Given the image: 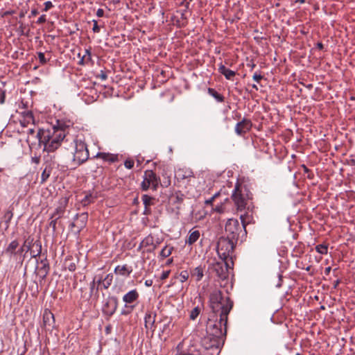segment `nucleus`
Masks as SVG:
<instances>
[{"mask_svg":"<svg viewBox=\"0 0 355 355\" xmlns=\"http://www.w3.org/2000/svg\"><path fill=\"white\" fill-rule=\"evenodd\" d=\"M68 204V199L67 198H62L59 200V205L55 208L54 212L51 214L50 218H60L64 214L66 207Z\"/></svg>","mask_w":355,"mask_h":355,"instance_id":"nucleus-16","label":"nucleus"},{"mask_svg":"<svg viewBox=\"0 0 355 355\" xmlns=\"http://www.w3.org/2000/svg\"><path fill=\"white\" fill-rule=\"evenodd\" d=\"M28 137L26 139V141L29 144L31 142V135H33L35 133V129L34 128H29L28 130Z\"/></svg>","mask_w":355,"mask_h":355,"instance_id":"nucleus-49","label":"nucleus"},{"mask_svg":"<svg viewBox=\"0 0 355 355\" xmlns=\"http://www.w3.org/2000/svg\"><path fill=\"white\" fill-rule=\"evenodd\" d=\"M191 274L193 277H195L197 282H199L204 276L203 268L201 266L196 267L191 270Z\"/></svg>","mask_w":355,"mask_h":355,"instance_id":"nucleus-28","label":"nucleus"},{"mask_svg":"<svg viewBox=\"0 0 355 355\" xmlns=\"http://www.w3.org/2000/svg\"><path fill=\"white\" fill-rule=\"evenodd\" d=\"M159 243H160V242L158 241L156 243L154 242V245H152V246H151L152 248L148 250V252H150L154 251L157 248V246L159 245Z\"/></svg>","mask_w":355,"mask_h":355,"instance_id":"nucleus-56","label":"nucleus"},{"mask_svg":"<svg viewBox=\"0 0 355 355\" xmlns=\"http://www.w3.org/2000/svg\"><path fill=\"white\" fill-rule=\"evenodd\" d=\"M189 278V272L187 270H183L180 274V281L184 282Z\"/></svg>","mask_w":355,"mask_h":355,"instance_id":"nucleus-41","label":"nucleus"},{"mask_svg":"<svg viewBox=\"0 0 355 355\" xmlns=\"http://www.w3.org/2000/svg\"><path fill=\"white\" fill-rule=\"evenodd\" d=\"M208 94L213 96L218 102L222 103L224 101L225 98L223 95L218 93L213 88H208Z\"/></svg>","mask_w":355,"mask_h":355,"instance_id":"nucleus-33","label":"nucleus"},{"mask_svg":"<svg viewBox=\"0 0 355 355\" xmlns=\"http://www.w3.org/2000/svg\"><path fill=\"white\" fill-rule=\"evenodd\" d=\"M43 322H44V324L45 326H49V327H53V324L55 322V320H54V315L52 313H51L50 311L49 312H46L45 311V313H44V315H43Z\"/></svg>","mask_w":355,"mask_h":355,"instance_id":"nucleus-27","label":"nucleus"},{"mask_svg":"<svg viewBox=\"0 0 355 355\" xmlns=\"http://www.w3.org/2000/svg\"><path fill=\"white\" fill-rule=\"evenodd\" d=\"M13 216V213L11 210H8L5 212L3 218L7 225L9 224Z\"/></svg>","mask_w":355,"mask_h":355,"instance_id":"nucleus-40","label":"nucleus"},{"mask_svg":"<svg viewBox=\"0 0 355 355\" xmlns=\"http://www.w3.org/2000/svg\"><path fill=\"white\" fill-rule=\"evenodd\" d=\"M37 57H38L39 62H40V64H42V65L46 64L48 62V61H49V60H50V58H46L45 57L44 53L42 52H38Z\"/></svg>","mask_w":355,"mask_h":355,"instance_id":"nucleus-39","label":"nucleus"},{"mask_svg":"<svg viewBox=\"0 0 355 355\" xmlns=\"http://www.w3.org/2000/svg\"><path fill=\"white\" fill-rule=\"evenodd\" d=\"M234 302L230 297H224L220 290L212 291L209 296L211 313L206 325V332L215 337L225 338L227 334L228 315Z\"/></svg>","mask_w":355,"mask_h":355,"instance_id":"nucleus-1","label":"nucleus"},{"mask_svg":"<svg viewBox=\"0 0 355 355\" xmlns=\"http://www.w3.org/2000/svg\"><path fill=\"white\" fill-rule=\"evenodd\" d=\"M34 242V239L31 236H28L24 240V243L21 248L18 249L19 253L21 254L23 252H28V251H31Z\"/></svg>","mask_w":355,"mask_h":355,"instance_id":"nucleus-23","label":"nucleus"},{"mask_svg":"<svg viewBox=\"0 0 355 355\" xmlns=\"http://www.w3.org/2000/svg\"><path fill=\"white\" fill-rule=\"evenodd\" d=\"M31 161L33 163L38 164L40 162V157L37 156L33 157Z\"/></svg>","mask_w":355,"mask_h":355,"instance_id":"nucleus-57","label":"nucleus"},{"mask_svg":"<svg viewBox=\"0 0 355 355\" xmlns=\"http://www.w3.org/2000/svg\"><path fill=\"white\" fill-rule=\"evenodd\" d=\"M237 210L245 209L249 201L252 198V193L246 185L236 183L231 196Z\"/></svg>","mask_w":355,"mask_h":355,"instance_id":"nucleus-4","label":"nucleus"},{"mask_svg":"<svg viewBox=\"0 0 355 355\" xmlns=\"http://www.w3.org/2000/svg\"><path fill=\"white\" fill-rule=\"evenodd\" d=\"M93 23H94V26H93V28H92L93 31L94 33H99L100 32V27L98 25L97 21L94 19L93 20Z\"/></svg>","mask_w":355,"mask_h":355,"instance_id":"nucleus-51","label":"nucleus"},{"mask_svg":"<svg viewBox=\"0 0 355 355\" xmlns=\"http://www.w3.org/2000/svg\"><path fill=\"white\" fill-rule=\"evenodd\" d=\"M160 182V178L152 170H146L144 172V180L141 184L143 191H147L150 187L153 190L156 191Z\"/></svg>","mask_w":355,"mask_h":355,"instance_id":"nucleus-7","label":"nucleus"},{"mask_svg":"<svg viewBox=\"0 0 355 355\" xmlns=\"http://www.w3.org/2000/svg\"><path fill=\"white\" fill-rule=\"evenodd\" d=\"M27 11L26 10H21L19 12V18H23L24 17L25 15L26 14Z\"/></svg>","mask_w":355,"mask_h":355,"instance_id":"nucleus-60","label":"nucleus"},{"mask_svg":"<svg viewBox=\"0 0 355 355\" xmlns=\"http://www.w3.org/2000/svg\"><path fill=\"white\" fill-rule=\"evenodd\" d=\"M155 313H153L151 312H148L146 313L144 317V323H145V327L147 329H150L152 331H154V324L155 322Z\"/></svg>","mask_w":355,"mask_h":355,"instance_id":"nucleus-20","label":"nucleus"},{"mask_svg":"<svg viewBox=\"0 0 355 355\" xmlns=\"http://www.w3.org/2000/svg\"><path fill=\"white\" fill-rule=\"evenodd\" d=\"M113 281V275L107 274L103 281V287L105 289H107L112 284Z\"/></svg>","mask_w":355,"mask_h":355,"instance_id":"nucleus-35","label":"nucleus"},{"mask_svg":"<svg viewBox=\"0 0 355 355\" xmlns=\"http://www.w3.org/2000/svg\"><path fill=\"white\" fill-rule=\"evenodd\" d=\"M152 245H154V238L152 235H148L142 240L139 246V250L142 247L152 246Z\"/></svg>","mask_w":355,"mask_h":355,"instance_id":"nucleus-30","label":"nucleus"},{"mask_svg":"<svg viewBox=\"0 0 355 355\" xmlns=\"http://www.w3.org/2000/svg\"><path fill=\"white\" fill-rule=\"evenodd\" d=\"M118 300L116 297H109L103 306L102 311L104 315L110 317L116 311Z\"/></svg>","mask_w":355,"mask_h":355,"instance_id":"nucleus-14","label":"nucleus"},{"mask_svg":"<svg viewBox=\"0 0 355 355\" xmlns=\"http://www.w3.org/2000/svg\"><path fill=\"white\" fill-rule=\"evenodd\" d=\"M100 77L102 80H106L107 79V75L101 71V73L100 75Z\"/></svg>","mask_w":355,"mask_h":355,"instance_id":"nucleus-63","label":"nucleus"},{"mask_svg":"<svg viewBox=\"0 0 355 355\" xmlns=\"http://www.w3.org/2000/svg\"><path fill=\"white\" fill-rule=\"evenodd\" d=\"M87 220L88 214L87 212L76 214L73 222L70 225L71 230L76 234H79L85 227Z\"/></svg>","mask_w":355,"mask_h":355,"instance_id":"nucleus-13","label":"nucleus"},{"mask_svg":"<svg viewBox=\"0 0 355 355\" xmlns=\"http://www.w3.org/2000/svg\"><path fill=\"white\" fill-rule=\"evenodd\" d=\"M214 211L217 213L222 214L225 211V209L223 204H220V205L216 206L215 208H214Z\"/></svg>","mask_w":355,"mask_h":355,"instance_id":"nucleus-48","label":"nucleus"},{"mask_svg":"<svg viewBox=\"0 0 355 355\" xmlns=\"http://www.w3.org/2000/svg\"><path fill=\"white\" fill-rule=\"evenodd\" d=\"M331 270V267H330V266H329V267L326 268H325V270H324V274H325L326 275H329V273H330Z\"/></svg>","mask_w":355,"mask_h":355,"instance_id":"nucleus-62","label":"nucleus"},{"mask_svg":"<svg viewBox=\"0 0 355 355\" xmlns=\"http://www.w3.org/2000/svg\"><path fill=\"white\" fill-rule=\"evenodd\" d=\"M95 282H95V279H94V280L90 284V293H89V295H88V298L91 297L92 293V292H93V291L94 289Z\"/></svg>","mask_w":355,"mask_h":355,"instance_id":"nucleus-54","label":"nucleus"},{"mask_svg":"<svg viewBox=\"0 0 355 355\" xmlns=\"http://www.w3.org/2000/svg\"><path fill=\"white\" fill-rule=\"evenodd\" d=\"M316 46H317V48H318V49H320V50H322V49H323V48H324V45H323V44H322V43H321V42H318V43H317Z\"/></svg>","mask_w":355,"mask_h":355,"instance_id":"nucleus-64","label":"nucleus"},{"mask_svg":"<svg viewBox=\"0 0 355 355\" xmlns=\"http://www.w3.org/2000/svg\"><path fill=\"white\" fill-rule=\"evenodd\" d=\"M200 311H201V309L198 306L193 308L190 313V315H189L190 319L192 320H196L197 318V317L199 315Z\"/></svg>","mask_w":355,"mask_h":355,"instance_id":"nucleus-37","label":"nucleus"},{"mask_svg":"<svg viewBox=\"0 0 355 355\" xmlns=\"http://www.w3.org/2000/svg\"><path fill=\"white\" fill-rule=\"evenodd\" d=\"M315 250L318 253L321 254H327L328 248L327 245L324 244H320L316 245Z\"/></svg>","mask_w":355,"mask_h":355,"instance_id":"nucleus-38","label":"nucleus"},{"mask_svg":"<svg viewBox=\"0 0 355 355\" xmlns=\"http://www.w3.org/2000/svg\"><path fill=\"white\" fill-rule=\"evenodd\" d=\"M201 345L206 349H218L221 344L224 343V338L215 337L214 336L207 334L201 340Z\"/></svg>","mask_w":355,"mask_h":355,"instance_id":"nucleus-11","label":"nucleus"},{"mask_svg":"<svg viewBox=\"0 0 355 355\" xmlns=\"http://www.w3.org/2000/svg\"><path fill=\"white\" fill-rule=\"evenodd\" d=\"M96 199L92 193L86 194L85 197L81 200V204L83 207H86L91 203H93Z\"/></svg>","mask_w":355,"mask_h":355,"instance_id":"nucleus-32","label":"nucleus"},{"mask_svg":"<svg viewBox=\"0 0 355 355\" xmlns=\"http://www.w3.org/2000/svg\"><path fill=\"white\" fill-rule=\"evenodd\" d=\"M96 15L98 17H102L104 15V10L102 8H98L96 11Z\"/></svg>","mask_w":355,"mask_h":355,"instance_id":"nucleus-58","label":"nucleus"},{"mask_svg":"<svg viewBox=\"0 0 355 355\" xmlns=\"http://www.w3.org/2000/svg\"><path fill=\"white\" fill-rule=\"evenodd\" d=\"M78 260L76 259L73 258L72 257H67L64 262V269H67L71 272H73L76 269V263Z\"/></svg>","mask_w":355,"mask_h":355,"instance_id":"nucleus-25","label":"nucleus"},{"mask_svg":"<svg viewBox=\"0 0 355 355\" xmlns=\"http://www.w3.org/2000/svg\"><path fill=\"white\" fill-rule=\"evenodd\" d=\"M153 284V280L152 279H147L145 282V285L148 287L151 286Z\"/></svg>","mask_w":355,"mask_h":355,"instance_id":"nucleus-59","label":"nucleus"},{"mask_svg":"<svg viewBox=\"0 0 355 355\" xmlns=\"http://www.w3.org/2000/svg\"><path fill=\"white\" fill-rule=\"evenodd\" d=\"M151 209L150 207H144V214L148 216L151 214Z\"/></svg>","mask_w":355,"mask_h":355,"instance_id":"nucleus-55","label":"nucleus"},{"mask_svg":"<svg viewBox=\"0 0 355 355\" xmlns=\"http://www.w3.org/2000/svg\"><path fill=\"white\" fill-rule=\"evenodd\" d=\"M55 159V155H47L46 156L44 157V168L41 175L40 184H44L46 182L52 173L53 170L56 168L57 164Z\"/></svg>","mask_w":355,"mask_h":355,"instance_id":"nucleus-9","label":"nucleus"},{"mask_svg":"<svg viewBox=\"0 0 355 355\" xmlns=\"http://www.w3.org/2000/svg\"><path fill=\"white\" fill-rule=\"evenodd\" d=\"M178 179L184 180L191 177H193V173L191 171H184L182 169L178 170L177 173Z\"/></svg>","mask_w":355,"mask_h":355,"instance_id":"nucleus-29","label":"nucleus"},{"mask_svg":"<svg viewBox=\"0 0 355 355\" xmlns=\"http://www.w3.org/2000/svg\"><path fill=\"white\" fill-rule=\"evenodd\" d=\"M252 78L254 80L259 83L261 80L263 78V76L261 74H258L257 73H254V74L252 76Z\"/></svg>","mask_w":355,"mask_h":355,"instance_id":"nucleus-52","label":"nucleus"},{"mask_svg":"<svg viewBox=\"0 0 355 355\" xmlns=\"http://www.w3.org/2000/svg\"><path fill=\"white\" fill-rule=\"evenodd\" d=\"M218 72L223 74L227 80H233L236 76V71L226 68L222 63L218 66Z\"/></svg>","mask_w":355,"mask_h":355,"instance_id":"nucleus-22","label":"nucleus"},{"mask_svg":"<svg viewBox=\"0 0 355 355\" xmlns=\"http://www.w3.org/2000/svg\"><path fill=\"white\" fill-rule=\"evenodd\" d=\"M141 200L144 207H150L154 205L155 199L147 194H144L141 196Z\"/></svg>","mask_w":355,"mask_h":355,"instance_id":"nucleus-34","label":"nucleus"},{"mask_svg":"<svg viewBox=\"0 0 355 355\" xmlns=\"http://www.w3.org/2000/svg\"><path fill=\"white\" fill-rule=\"evenodd\" d=\"M71 127L73 123L69 120H56V123L51 129H40L35 138L40 144L44 145L45 150L54 152L60 146Z\"/></svg>","mask_w":355,"mask_h":355,"instance_id":"nucleus-2","label":"nucleus"},{"mask_svg":"<svg viewBox=\"0 0 355 355\" xmlns=\"http://www.w3.org/2000/svg\"><path fill=\"white\" fill-rule=\"evenodd\" d=\"M38 10L37 8H33L32 9L31 12V14L28 15V17L29 18H31L33 17H35L36 15H38Z\"/></svg>","mask_w":355,"mask_h":355,"instance_id":"nucleus-53","label":"nucleus"},{"mask_svg":"<svg viewBox=\"0 0 355 355\" xmlns=\"http://www.w3.org/2000/svg\"><path fill=\"white\" fill-rule=\"evenodd\" d=\"M162 187H168L171 185V177L166 175H162V180L159 182Z\"/></svg>","mask_w":355,"mask_h":355,"instance_id":"nucleus-36","label":"nucleus"},{"mask_svg":"<svg viewBox=\"0 0 355 355\" xmlns=\"http://www.w3.org/2000/svg\"><path fill=\"white\" fill-rule=\"evenodd\" d=\"M223 262H216L212 265V270L214 271L217 277L221 279L225 280L228 278L229 272L228 270L230 268V260H223Z\"/></svg>","mask_w":355,"mask_h":355,"instance_id":"nucleus-10","label":"nucleus"},{"mask_svg":"<svg viewBox=\"0 0 355 355\" xmlns=\"http://www.w3.org/2000/svg\"><path fill=\"white\" fill-rule=\"evenodd\" d=\"M174 248L173 246H171V245H166L164 248H163L159 253V256L160 257L164 259L168 257H169L173 250Z\"/></svg>","mask_w":355,"mask_h":355,"instance_id":"nucleus-31","label":"nucleus"},{"mask_svg":"<svg viewBox=\"0 0 355 355\" xmlns=\"http://www.w3.org/2000/svg\"><path fill=\"white\" fill-rule=\"evenodd\" d=\"M51 220L50 221L49 226L52 228L53 232H55L56 231V224L57 220L59 219L58 218H51Z\"/></svg>","mask_w":355,"mask_h":355,"instance_id":"nucleus-43","label":"nucleus"},{"mask_svg":"<svg viewBox=\"0 0 355 355\" xmlns=\"http://www.w3.org/2000/svg\"><path fill=\"white\" fill-rule=\"evenodd\" d=\"M46 15H42L36 21V24L38 25H41L44 24L46 21Z\"/></svg>","mask_w":355,"mask_h":355,"instance_id":"nucleus-46","label":"nucleus"},{"mask_svg":"<svg viewBox=\"0 0 355 355\" xmlns=\"http://www.w3.org/2000/svg\"><path fill=\"white\" fill-rule=\"evenodd\" d=\"M94 157L102 159L105 162L110 163H114L119 161V156L117 154H112L110 153L98 152Z\"/></svg>","mask_w":355,"mask_h":355,"instance_id":"nucleus-17","label":"nucleus"},{"mask_svg":"<svg viewBox=\"0 0 355 355\" xmlns=\"http://www.w3.org/2000/svg\"><path fill=\"white\" fill-rule=\"evenodd\" d=\"M252 123L250 119L243 118L241 121L236 123L235 132L239 135L247 133L251 129Z\"/></svg>","mask_w":355,"mask_h":355,"instance_id":"nucleus-15","label":"nucleus"},{"mask_svg":"<svg viewBox=\"0 0 355 355\" xmlns=\"http://www.w3.org/2000/svg\"><path fill=\"white\" fill-rule=\"evenodd\" d=\"M44 8L42 10L43 12H47L53 7V4L50 1L44 2Z\"/></svg>","mask_w":355,"mask_h":355,"instance_id":"nucleus-44","label":"nucleus"},{"mask_svg":"<svg viewBox=\"0 0 355 355\" xmlns=\"http://www.w3.org/2000/svg\"><path fill=\"white\" fill-rule=\"evenodd\" d=\"M200 236V231L193 228L189 232L188 237L186 239L185 243L189 245H192L199 239Z\"/></svg>","mask_w":355,"mask_h":355,"instance_id":"nucleus-19","label":"nucleus"},{"mask_svg":"<svg viewBox=\"0 0 355 355\" xmlns=\"http://www.w3.org/2000/svg\"><path fill=\"white\" fill-rule=\"evenodd\" d=\"M225 231L226 238L237 241L240 234L243 231L245 232V223L241 225L237 219L231 218L227 221Z\"/></svg>","mask_w":355,"mask_h":355,"instance_id":"nucleus-6","label":"nucleus"},{"mask_svg":"<svg viewBox=\"0 0 355 355\" xmlns=\"http://www.w3.org/2000/svg\"><path fill=\"white\" fill-rule=\"evenodd\" d=\"M170 272H171V270L163 271L160 276V279L164 280V279H167L170 275Z\"/></svg>","mask_w":355,"mask_h":355,"instance_id":"nucleus-50","label":"nucleus"},{"mask_svg":"<svg viewBox=\"0 0 355 355\" xmlns=\"http://www.w3.org/2000/svg\"><path fill=\"white\" fill-rule=\"evenodd\" d=\"M19 245V243L17 239L12 241L4 250L5 254H8L10 257H14L17 254H19L18 250H17Z\"/></svg>","mask_w":355,"mask_h":355,"instance_id":"nucleus-18","label":"nucleus"},{"mask_svg":"<svg viewBox=\"0 0 355 355\" xmlns=\"http://www.w3.org/2000/svg\"><path fill=\"white\" fill-rule=\"evenodd\" d=\"M50 270V266L48 259H42L35 268V273L39 278V284L42 285L45 280Z\"/></svg>","mask_w":355,"mask_h":355,"instance_id":"nucleus-12","label":"nucleus"},{"mask_svg":"<svg viewBox=\"0 0 355 355\" xmlns=\"http://www.w3.org/2000/svg\"><path fill=\"white\" fill-rule=\"evenodd\" d=\"M132 272V269L131 266H128L126 264L123 266H117L114 268V272L117 275L121 276H129L130 273Z\"/></svg>","mask_w":355,"mask_h":355,"instance_id":"nucleus-24","label":"nucleus"},{"mask_svg":"<svg viewBox=\"0 0 355 355\" xmlns=\"http://www.w3.org/2000/svg\"><path fill=\"white\" fill-rule=\"evenodd\" d=\"M139 297V294L136 289H133L128 292L123 296V301L125 302V310L121 311L122 315H128L130 313L136 306Z\"/></svg>","mask_w":355,"mask_h":355,"instance_id":"nucleus-8","label":"nucleus"},{"mask_svg":"<svg viewBox=\"0 0 355 355\" xmlns=\"http://www.w3.org/2000/svg\"><path fill=\"white\" fill-rule=\"evenodd\" d=\"M237 241L232 239L221 236L219 238L216 251L218 255L222 260H230L231 263L233 264V254L235 245Z\"/></svg>","mask_w":355,"mask_h":355,"instance_id":"nucleus-5","label":"nucleus"},{"mask_svg":"<svg viewBox=\"0 0 355 355\" xmlns=\"http://www.w3.org/2000/svg\"><path fill=\"white\" fill-rule=\"evenodd\" d=\"M184 195L182 194V193H176L175 196V202L174 203H177V204H182L183 202V200H184Z\"/></svg>","mask_w":355,"mask_h":355,"instance_id":"nucleus-42","label":"nucleus"},{"mask_svg":"<svg viewBox=\"0 0 355 355\" xmlns=\"http://www.w3.org/2000/svg\"><path fill=\"white\" fill-rule=\"evenodd\" d=\"M214 200V198L211 197L209 199L205 200V204L206 205H211Z\"/></svg>","mask_w":355,"mask_h":355,"instance_id":"nucleus-61","label":"nucleus"},{"mask_svg":"<svg viewBox=\"0 0 355 355\" xmlns=\"http://www.w3.org/2000/svg\"><path fill=\"white\" fill-rule=\"evenodd\" d=\"M31 288L33 291V294H37L39 293L38 283L34 281L31 286Z\"/></svg>","mask_w":355,"mask_h":355,"instance_id":"nucleus-47","label":"nucleus"},{"mask_svg":"<svg viewBox=\"0 0 355 355\" xmlns=\"http://www.w3.org/2000/svg\"><path fill=\"white\" fill-rule=\"evenodd\" d=\"M124 166L128 169H131L134 166V161L132 159H126L124 162Z\"/></svg>","mask_w":355,"mask_h":355,"instance_id":"nucleus-45","label":"nucleus"},{"mask_svg":"<svg viewBox=\"0 0 355 355\" xmlns=\"http://www.w3.org/2000/svg\"><path fill=\"white\" fill-rule=\"evenodd\" d=\"M31 254V257L35 258L37 257H40L42 253V243L40 240H37L34 242L32 248Z\"/></svg>","mask_w":355,"mask_h":355,"instance_id":"nucleus-26","label":"nucleus"},{"mask_svg":"<svg viewBox=\"0 0 355 355\" xmlns=\"http://www.w3.org/2000/svg\"><path fill=\"white\" fill-rule=\"evenodd\" d=\"M22 119H20V123L23 127L27 126L30 123H33L34 117L31 111H24L21 112Z\"/></svg>","mask_w":355,"mask_h":355,"instance_id":"nucleus-21","label":"nucleus"},{"mask_svg":"<svg viewBox=\"0 0 355 355\" xmlns=\"http://www.w3.org/2000/svg\"><path fill=\"white\" fill-rule=\"evenodd\" d=\"M71 162L74 168L83 164L89 157L87 144L81 140L73 139L70 145Z\"/></svg>","mask_w":355,"mask_h":355,"instance_id":"nucleus-3","label":"nucleus"}]
</instances>
